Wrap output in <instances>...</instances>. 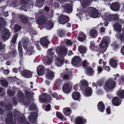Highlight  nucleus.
I'll list each match as a JSON object with an SVG mask.
<instances>
[{
	"label": "nucleus",
	"instance_id": "nucleus-51",
	"mask_svg": "<svg viewBox=\"0 0 124 124\" xmlns=\"http://www.w3.org/2000/svg\"><path fill=\"white\" fill-rule=\"evenodd\" d=\"M103 69L101 66H97L98 73L99 74L101 73L103 70Z\"/></svg>",
	"mask_w": 124,
	"mask_h": 124
},
{
	"label": "nucleus",
	"instance_id": "nucleus-24",
	"mask_svg": "<svg viewBox=\"0 0 124 124\" xmlns=\"http://www.w3.org/2000/svg\"><path fill=\"white\" fill-rule=\"evenodd\" d=\"M71 112V109L68 107L64 108L63 109V113L64 114L67 116L70 115Z\"/></svg>",
	"mask_w": 124,
	"mask_h": 124
},
{
	"label": "nucleus",
	"instance_id": "nucleus-22",
	"mask_svg": "<svg viewBox=\"0 0 124 124\" xmlns=\"http://www.w3.org/2000/svg\"><path fill=\"white\" fill-rule=\"evenodd\" d=\"M10 48L11 50V52L8 53L10 56H15L16 54V53L15 49V45H13L10 46Z\"/></svg>",
	"mask_w": 124,
	"mask_h": 124
},
{
	"label": "nucleus",
	"instance_id": "nucleus-18",
	"mask_svg": "<svg viewBox=\"0 0 124 124\" xmlns=\"http://www.w3.org/2000/svg\"><path fill=\"white\" fill-rule=\"evenodd\" d=\"M121 100H119V98L117 97H115L112 99V104L115 106H118L121 103Z\"/></svg>",
	"mask_w": 124,
	"mask_h": 124
},
{
	"label": "nucleus",
	"instance_id": "nucleus-47",
	"mask_svg": "<svg viewBox=\"0 0 124 124\" xmlns=\"http://www.w3.org/2000/svg\"><path fill=\"white\" fill-rule=\"evenodd\" d=\"M18 36V34L17 33H16L13 37L12 41L13 43L14 44L16 42Z\"/></svg>",
	"mask_w": 124,
	"mask_h": 124
},
{
	"label": "nucleus",
	"instance_id": "nucleus-46",
	"mask_svg": "<svg viewBox=\"0 0 124 124\" xmlns=\"http://www.w3.org/2000/svg\"><path fill=\"white\" fill-rule=\"evenodd\" d=\"M36 107L34 103L31 104L29 107V109L30 110L36 109Z\"/></svg>",
	"mask_w": 124,
	"mask_h": 124
},
{
	"label": "nucleus",
	"instance_id": "nucleus-59",
	"mask_svg": "<svg viewBox=\"0 0 124 124\" xmlns=\"http://www.w3.org/2000/svg\"><path fill=\"white\" fill-rule=\"evenodd\" d=\"M112 46L114 47L115 50H116L118 48V46L116 43H113L112 44Z\"/></svg>",
	"mask_w": 124,
	"mask_h": 124
},
{
	"label": "nucleus",
	"instance_id": "nucleus-10",
	"mask_svg": "<svg viewBox=\"0 0 124 124\" xmlns=\"http://www.w3.org/2000/svg\"><path fill=\"white\" fill-rule=\"evenodd\" d=\"M86 119L80 116H78L75 119V124H84L86 123Z\"/></svg>",
	"mask_w": 124,
	"mask_h": 124
},
{
	"label": "nucleus",
	"instance_id": "nucleus-52",
	"mask_svg": "<svg viewBox=\"0 0 124 124\" xmlns=\"http://www.w3.org/2000/svg\"><path fill=\"white\" fill-rule=\"evenodd\" d=\"M83 66L85 67H87L89 65V63L87 62L86 60H84L82 63Z\"/></svg>",
	"mask_w": 124,
	"mask_h": 124
},
{
	"label": "nucleus",
	"instance_id": "nucleus-64",
	"mask_svg": "<svg viewBox=\"0 0 124 124\" xmlns=\"http://www.w3.org/2000/svg\"><path fill=\"white\" fill-rule=\"evenodd\" d=\"M105 30V29L103 27L101 28L100 29V32L101 33H103L104 32Z\"/></svg>",
	"mask_w": 124,
	"mask_h": 124
},
{
	"label": "nucleus",
	"instance_id": "nucleus-48",
	"mask_svg": "<svg viewBox=\"0 0 124 124\" xmlns=\"http://www.w3.org/2000/svg\"><path fill=\"white\" fill-rule=\"evenodd\" d=\"M1 82L3 86L5 87H7L8 85L7 82L5 80H1Z\"/></svg>",
	"mask_w": 124,
	"mask_h": 124
},
{
	"label": "nucleus",
	"instance_id": "nucleus-42",
	"mask_svg": "<svg viewBox=\"0 0 124 124\" xmlns=\"http://www.w3.org/2000/svg\"><path fill=\"white\" fill-rule=\"evenodd\" d=\"M117 38L120 39L122 42V41L124 40V36L122 34L118 33L116 35Z\"/></svg>",
	"mask_w": 124,
	"mask_h": 124
},
{
	"label": "nucleus",
	"instance_id": "nucleus-30",
	"mask_svg": "<svg viewBox=\"0 0 124 124\" xmlns=\"http://www.w3.org/2000/svg\"><path fill=\"white\" fill-rule=\"evenodd\" d=\"M26 53H24L25 55H31L33 53V47L31 46H29L27 47L26 50Z\"/></svg>",
	"mask_w": 124,
	"mask_h": 124
},
{
	"label": "nucleus",
	"instance_id": "nucleus-19",
	"mask_svg": "<svg viewBox=\"0 0 124 124\" xmlns=\"http://www.w3.org/2000/svg\"><path fill=\"white\" fill-rule=\"evenodd\" d=\"M47 74L46 75V78L50 80L53 79L54 77V74L53 72L49 70H47Z\"/></svg>",
	"mask_w": 124,
	"mask_h": 124
},
{
	"label": "nucleus",
	"instance_id": "nucleus-34",
	"mask_svg": "<svg viewBox=\"0 0 124 124\" xmlns=\"http://www.w3.org/2000/svg\"><path fill=\"white\" fill-rule=\"evenodd\" d=\"M91 2L90 0H81L80 1L81 5L84 7L88 6Z\"/></svg>",
	"mask_w": 124,
	"mask_h": 124
},
{
	"label": "nucleus",
	"instance_id": "nucleus-40",
	"mask_svg": "<svg viewBox=\"0 0 124 124\" xmlns=\"http://www.w3.org/2000/svg\"><path fill=\"white\" fill-rule=\"evenodd\" d=\"M78 50L81 53H84L86 51V47L80 46L78 47Z\"/></svg>",
	"mask_w": 124,
	"mask_h": 124
},
{
	"label": "nucleus",
	"instance_id": "nucleus-60",
	"mask_svg": "<svg viewBox=\"0 0 124 124\" xmlns=\"http://www.w3.org/2000/svg\"><path fill=\"white\" fill-rule=\"evenodd\" d=\"M64 41L68 45H70L72 44V43L71 41L69 40L66 39Z\"/></svg>",
	"mask_w": 124,
	"mask_h": 124
},
{
	"label": "nucleus",
	"instance_id": "nucleus-57",
	"mask_svg": "<svg viewBox=\"0 0 124 124\" xmlns=\"http://www.w3.org/2000/svg\"><path fill=\"white\" fill-rule=\"evenodd\" d=\"M39 44H40L39 41H37L35 43V45L36 46L37 49L39 50L41 49V48L39 46Z\"/></svg>",
	"mask_w": 124,
	"mask_h": 124
},
{
	"label": "nucleus",
	"instance_id": "nucleus-37",
	"mask_svg": "<svg viewBox=\"0 0 124 124\" xmlns=\"http://www.w3.org/2000/svg\"><path fill=\"white\" fill-rule=\"evenodd\" d=\"M110 65L113 68H116L117 66V61L113 59L109 61Z\"/></svg>",
	"mask_w": 124,
	"mask_h": 124
},
{
	"label": "nucleus",
	"instance_id": "nucleus-33",
	"mask_svg": "<svg viewBox=\"0 0 124 124\" xmlns=\"http://www.w3.org/2000/svg\"><path fill=\"white\" fill-rule=\"evenodd\" d=\"M113 27L114 30L119 32L121 31L122 29L121 26L119 23H115L114 24Z\"/></svg>",
	"mask_w": 124,
	"mask_h": 124
},
{
	"label": "nucleus",
	"instance_id": "nucleus-56",
	"mask_svg": "<svg viewBox=\"0 0 124 124\" xmlns=\"http://www.w3.org/2000/svg\"><path fill=\"white\" fill-rule=\"evenodd\" d=\"M52 95L54 98H55L57 100H59V98L57 94L55 93H54L52 94Z\"/></svg>",
	"mask_w": 124,
	"mask_h": 124
},
{
	"label": "nucleus",
	"instance_id": "nucleus-58",
	"mask_svg": "<svg viewBox=\"0 0 124 124\" xmlns=\"http://www.w3.org/2000/svg\"><path fill=\"white\" fill-rule=\"evenodd\" d=\"M7 93L8 95L9 96H12L14 94L15 92H13L12 91H9L8 90L7 91Z\"/></svg>",
	"mask_w": 124,
	"mask_h": 124
},
{
	"label": "nucleus",
	"instance_id": "nucleus-20",
	"mask_svg": "<svg viewBox=\"0 0 124 124\" xmlns=\"http://www.w3.org/2000/svg\"><path fill=\"white\" fill-rule=\"evenodd\" d=\"M89 33L90 36L93 38H95L98 35V31L96 29H91Z\"/></svg>",
	"mask_w": 124,
	"mask_h": 124
},
{
	"label": "nucleus",
	"instance_id": "nucleus-44",
	"mask_svg": "<svg viewBox=\"0 0 124 124\" xmlns=\"http://www.w3.org/2000/svg\"><path fill=\"white\" fill-rule=\"evenodd\" d=\"M18 50L20 55V56L22 57V44L21 42H19V43Z\"/></svg>",
	"mask_w": 124,
	"mask_h": 124
},
{
	"label": "nucleus",
	"instance_id": "nucleus-61",
	"mask_svg": "<svg viewBox=\"0 0 124 124\" xmlns=\"http://www.w3.org/2000/svg\"><path fill=\"white\" fill-rule=\"evenodd\" d=\"M106 111L107 113L108 114H110L111 113L110 108L109 106L108 107L106 108Z\"/></svg>",
	"mask_w": 124,
	"mask_h": 124
},
{
	"label": "nucleus",
	"instance_id": "nucleus-31",
	"mask_svg": "<svg viewBox=\"0 0 124 124\" xmlns=\"http://www.w3.org/2000/svg\"><path fill=\"white\" fill-rule=\"evenodd\" d=\"M85 73L88 76H91L94 73V71L92 67H87L85 70Z\"/></svg>",
	"mask_w": 124,
	"mask_h": 124
},
{
	"label": "nucleus",
	"instance_id": "nucleus-45",
	"mask_svg": "<svg viewBox=\"0 0 124 124\" xmlns=\"http://www.w3.org/2000/svg\"><path fill=\"white\" fill-rule=\"evenodd\" d=\"M81 86H86L88 85V83L85 80L83 79L81 80L80 82Z\"/></svg>",
	"mask_w": 124,
	"mask_h": 124
},
{
	"label": "nucleus",
	"instance_id": "nucleus-54",
	"mask_svg": "<svg viewBox=\"0 0 124 124\" xmlns=\"http://www.w3.org/2000/svg\"><path fill=\"white\" fill-rule=\"evenodd\" d=\"M58 33L59 36L60 37H62L64 35V33L62 30L59 31Z\"/></svg>",
	"mask_w": 124,
	"mask_h": 124
},
{
	"label": "nucleus",
	"instance_id": "nucleus-55",
	"mask_svg": "<svg viewBox=\"0 0 124 124\" xmlns=\"http://www.w3.org/2000/svg\"><path fill=\"white\" fill-rule=\"evenodd\" d=\"M112 16H113L112 17V20H116L118 19V14L112 15Z\"/></svg>",
	"mask_w": 124,
	"mask_h": 124
},
{
	"label": "nucleus",
	"instance_id": "nucleus-38",
	"mask_svg": "<svg viewBox=\"0 0 124 124\" xmlns=\"http://www.w3.org/2000/svg\"><path fill=\"white\" fill-rule=\"evenodd\" d=\"M23 47L25 49L27 48V44L28 43V39L24 38L22 39Z\"/></svg>",
	"mask_w": 124,
	"mask_h": 124
},
{
	"label": "nucleus",
	"instance_id": "nucleus-11",
	"mask_svg": "<svg viewBox=\"0 0 124 124\" xmlns=\"http://www.w3.org/2000/svg\"><path fill=\"white\" fill-rule=\"evenodd\" d=\"M35 111V112H31L29 117V120L31 123L35 122L37 117V111L36 110Z\"/></svg>",
	"mask_w": 124,
	"mask_h": 124
},
{
	"label": "nucleus",
	"instance_id": "nucleus-17",
	"mask_svg": "<svg viewBox=\"0 0 124 124\" xmlns=\"http://www.w3.org/2000/svg\"><path fill=\"white\" fill-rule=\"evenodd\" d=\"M112 15L108 13H105L104 15L102 16V18L106 21H111L112 20V17L113 16Z\"/></svg>",
	"mask_w": 124,
	"mask_h": 124
},
{
	"label": "nucleus",
	"instance_id": "nucleus-63",
	"mask_svg": "<svg viewBox=\"0 0 124 124\" xmlns=\"http://www.w3.org/2000/svg\"><path fill=\"white\" fill-rule=\"evenodd\" d=\"M5 47V45L3 44H2L1 43H0V50L4 48Z\"/></svg>",
	"mask_w": 124,
	"mask_h": 124
},
{
	"label": "nucleus",
	"instance_id": "nucleus-35",
	"mask_svg": "<svg viewBox=\"0 0 124 124\" xmlns=\"http://www.w3.org/2000/svg\"><path fill=\"white\" fill-rule=\"evenodd\" d=\"M90 48L91 50H94L96 52L98 50V47L94 45V42L93 41L91 42Z\"/></svg>",
	"mask_w": 124,
	"mask_h": 124
},
{
	"label": "nucleus",
	"instance_id": "nucleus-36",
	"mask_svg": "<svg viewBox=\"0 0 124 124\" xmlns=\"http://www.w3.org/2000/svg\"><path fill=\"white\" fill-rule=\"evenodd\" d=\"M117 95L121 98H124V90L119 89L117 92Z\"/></svg>",
	"mask_w": 124,
	"mask_h": 124
},
{
	"label": "nucleus",
	"instance_id": "nucleus-13",
	"mask_svg": "<svg viewBox=\"0 0 124 124\" xmlns=\"http://www.w3.org/2000/svg\"><path fill=\"white\" fill-rule=\"evenodd\" d=\"M81 62V60L79 57L76 56L72 59L71 63L74 65H78Z\"/></svg>",
	"mask_w": 124,
	"mask_h": 124
},
{
	"label": "nucleus",
	"instance_id": "nucleus-4",
	"mask_svg": "<svg viewBox=\"0 0 124 124\" xmlns=\"http://www.w3.org/2000/svg\"><path fill=\"white\" fill-rule=\"evenodd\" d=\"M3 31L2 37V39L4 40H7L10 36V33L9 30L7 29L4 28L2 25H0V32Z\"/></svg>",
	"mask_w": 124,
	"mask_h": 124
},
{
	"label": "nucleus",
	"instance_id": "nucleus-43",
	"mask_svg": "<svg viewBox=\"0 0 124 124\" xmlns=\"http://www.w3.org/2000/svg\"><path fill=\"white\" fill-rule=\"evenodd\" d=\"M20 17L22 23H26L28 22V19L25 16L21 15L20 16Z\"/></svg>",
	"mask_w": 124,
	"mask_h": 124
},
{
	"label": "nucleus",
	"instance_id": "nucleus-14",
	"mask_svg": "<svg viewBox=\"0 0 124 124\" xmlns=\"http://www.w3.org/2000/svg\"><path fill=\"white\" fill-rule=\"evenodd\" d=\"M21 73L23 76L25 78H30L32 76V72L29 70H25Z\"/></svg>",
	"mask_w": 124,
	"mask_h": 124
},
{
	"label": "nucleus",
	"instance_id": "nucleus-12",
	"mask_svg": "<svg viewBox=\"0 0 124 124\" xmlns=\"http://www.w3.org/2000/svg\"><path fill=\"white\" fill-rule=\"evenodd\" d=\"M45 69L42 65H40L38 66L37 68V73L38 75L42 76L45 73Z\"/></svg>",
	"mask_w": 124,
	"mask_h": 124
},
{
	"label": "nucleus",
	"instance_id": "nucleus-7",
	"mask_svg": "<svg viewBox=\"0 0 124 124\" xmlns=\"http://www.w3.org/2000/svg\"><path fill=\"white\" fill-rule=\"evenodd\" d=\"M69 19L68 16L61 15L59 17L58 21L59 23L64 24L68 21Z\"/></svg>",
	"mask_w": 124,
	"mask_h": 124
},
{
	"label": "nucleus",
	"instance_id": "nucleus-3",
	"mask_svg": "<svg viewBox=\"0 0 124 124\" xmlns=\"http://www.w3.org/2000/svg\"><path fill=\"white\" fill-rule=\"evenodd\" d=\"M109 39L107 37H103L101 42L100 44V50L102 53L105 51L108 46L109 42Z\"/></svg>",
	"mask_w": 124,
	"mask_h": 124
},
{
	"label": "nucleus",
	"instance_id": "nucleus-21",
	"mask_svg": "<svg viewBox=\"0 0 124 124\" xmlns=\"http://www.w3.org/2000/svg\"><path fill=\"white\" fill-rule=\"evenodd\" d=\"M40 43L43 46H46L50 43L46 37H44L40 39Z\"/></svg>",
	"mask_w": 124,
	"mask_h": 124
},
{
	"label": "nucleus",
	"instance_id": "nucleus-23",
	"mask_svg": "<svg viewBox=\"0 0 124 124\" xmlns=\"http://www.w3.org/2000/svg\"><path fill=\"white\" fill-rule=\"evenodd\" d=\"M120 4L118 2L112 4L111 6V8L113 10L116 11L119 10Z\"/></svg>",
	"mask_w": 124,
	"mask_h": 124
},
{
	"label": "nucleus",
	"instance_id": "nucleus-53",
	"mask_svg": "<svg viewBox=\"0 0 124 124\" xmlns=\"http://www.w3.org/2000/svg\"><path fill=\"white\" fill-rule=\"evenodd\" d=\"M18 96L21 98V100H23L24 97L23 94L21 91H19L18 93Z\"/></svg>",
	"mask_w": 124,
	"mask_h": 124
},
{
	"label": "nucleus",
	"instance_id": "nucleus-2",
	"mask_svg": "<svg viewBox=\"0 0 124 124\" xmlns=\"http://www.w3.org/2000/svg\"><path fill=\"white\" fill-rule=\"evenodd\" d=\"M116 85V82L113 79L109 78L105 82L104 88L106 92H108L114 88Z\"/></svg>",
	"mask_w": 124,
	"mask_h": 124
},
{
	"label": "nucleus",
	"instance_id": "nucleus-62",
	"mask_svg": "<svg viewBox=\"0 0 124 124\" xmlns=\"http://www.w3.org/2000/svg\"><path fill=\"white\" fill-rule=\"evenodd\" d=\"M3 90V89L0 87V94L1 96H3L4 94V92Z\"/></svg>",
	"mask_w": 124,
	"mask_h": 124
},
{
	"label": "nucleus",
	"instance_id": "nucleus-6",
	"mask_svg": "<svg viewBox=\"0 0 124 124\" xmlns=\"http://www.w3.org/2000/svg\"><path fill=\"white\" fill-rule=\"evenodd\" d=\"M56 51L58 55L64 57L66 55L67 50L66 49L63 47H58Z\"/></svg>",
	"mask_w": 124,
	"mask_h": 124
},
{
	"label": "nucleus",
	"instance_id": "nucleus-9",
	"mask_svg": "<svg viewBox=\"0 0 124 124\" xmlns=\"http://www.w3.org/2000/svg\"><path fill=\"white\" fill-rule=\"evenodd\" d=\"M64 60V59L63 57H59L56 59L54 61V64L57 67H61L63 64Z\"/></svg>",
	"mask_w": 124,
	"mask_h": 124
},
{
	"label": "nucleus",
	"instance_id": "nucleus-5",
	"mask_svg": "<svg viewBox=\"0 0 124 124\" xmlns=\"http://www.w3.org/2000/svg\"><path fill=\"white\" fill-rule=\"evenodd\" d=\"M39 101L42 103L43 102H48L50 101L51 99L50 96L47 95L46 93H43L39 96Z\"/></svg>",
	"mask_w": 124,
	"mask_h": 124
},
{
	"label": "nucleus",
	"instance_id": "nucleus-41",
	"mask_svg": "<svg viewBox=\"0 0 124 124\" xmlns=\"http://www.w3.org/2000/svg\"><path fill=\"white\" fill-rule=\"evenodd\" d=\"M56 116L57 117L62 120H66L67 119L65 117L63 116L59 112H57L56 113Z\"/></svg>",
	"mask_w": 124,
	"mask_h": 124
},
{
	"label": "nucleus",
	"instance_id": "nucleus-49",
	"mask_svg": "<svg viewBox=\"0 0 124 124\" xmlns=\"http://www.w3.org/2000/svg\"><path fill=\"white\" fill-rule=\"evenodd\" d=\"M14 27L16 32L20 30L21 28L20 26L17 25H15Z\"/></svg>",
	"mask_w": 124,
	"mask_h": 124
},
{
	"label": "nucleus",
	"instance_id": "nucleus-1",
	"mask_svg": "<svg viewBox=\"0 0 124 124\" xmlns=\"http://www.w3.org/2000/svg\"><path fill=\"white\" fill-rule=\"evenodd\" d=\"M54 52V50L52 48L49 49L47 51V56L44 57L42 59L45 65H50L53 62Z\"/></svg>",
	"mask_w": 124,
	"mask_h": 124
},
{
	"label": "nucleus",
	"instance_id": "nucleus-50",
	"mask_svg": "<svg viewBox=\"0 0 124 124\" xmlns=\"http://www.w3.org/2000/svg\"><path fill=\"white\" fill-rule=\"evenodd\" d=\"M12 104L10 103H9L8 105H7L6 107V110H10L12 108Z\"/></svg>",
	"mask_w": 124,
	"mask_h": 124
},
{
	"label": "nucleus",
	"instance_id": "nucleus-25",
	"mask_svg": "<svg viewBox=\"0 0 124 124\" xmlns=\"http://www.w3.org/2000/svg\"><path fill=\"white\" fill-rule=\"evenodd\" d=\"M92 92L91 88L89 87H87L85 89L84 95L86 97H89L91 95Z\"/></svg>",
	"mask_w": 124,
	"mask_h": 124
},
{
	"label": "nucleus",
	"instance_id": "nucleus-16",
	"mask_svg": "<svg viewBox=\"0 0 124 124\" xmlns=\"http://www.w3.org/2000/svg\"><path fill=\"white\" fill-rule=\"evenodd\" d=\"M6 119V122L7 124H13V120L12 113H9Z\"/></svg>",
	"mask_w": 124,
	"mask_h": 124
},
{
	"label": "nucleus",
	"instance_id": "nucleus-29",
	"mask_svg": "<svg viewBox=\"0 0 124 124\" xmlns=\"http://www.w3.org/2000/svg\"><path fill=\"white\" fill-rule=\"evenodd\" d=\"M72 98L75 100H78L80 97L79 93L77 92H73L72 95Z\"/></svg>",
	"mask_w": 124,
	"mask_h": 124
},
{
	"label": "nucleus",
	"instance_id": "nucleus-27",
	"mask_svg": "<svg viewBox=\"0 0 124 124\" xmlns=\"http://www.w3.org/2000/svg\"><path fill=\"white\" fill-rule=\"evenodd\" d=\"M98 108L99 111L103 112L105 109V105L101 101L99 102L98 104Z\"/></svg>",
	"mask_w": 124,
	"mask_h": 124
},
{
	"label": "nucleus",
	"instance_id": "nucleus-39",
	"mask_svg": "<svg viewBox=\"0 0 124 124\" xmlns=\"http://www.w3.org/2000/svg\"><path fill=\"white\" fill-rule=\"evenodd\" d=\"M22 3L21 4V9H24L26 8V7L25 6L26 5H28L27 4L25 3V2H28L30 0H21Z\"/></svg>",
	"mask_w": 124,
	"mask_h": 124
},
{
	"label": "nucleus",
	"instance_id": "nucleus-26",
	"mask_svg": "<svg viewBox=\"0 0 124 124\" xmlns=\"http://www.w3.org/2000/svg\"><path fill=\"white\" fill-rule=\"evenodd\" d=\"M64 9L68 13H70L72 12V7L69 4H66L64 6Z\"/></svg>",
	"mask_w": 124,
	"mask_h": 124
},
{
	"label": "nucleus",
	"instance_id": "nucleus-28",
	"mask_svg": "<svg viewBox=\"0 0 124 124\" xmlns=\"http://www.w3.org/2000/svg\"><path fill=\"white\" fill-rule=\"evenodd\" d=\"M69 85L68 84H65L62 88V91L66 93H68L70 91V87Z\"/></svg>",
	"mask_w": 124,
	"mask_h": 124
},
{
	"label": "nucleus",
	"instance_id": "nucleus-8",
	"mask_svg": "<svg viewBox=\"0 0 124 124\" xmlns=\"http://www.w3.org/2000/svg\"><path fill=\"white\" fill-rule=\"evenodd\" d=\"M89 9L91 11L90 15L91 17L93 18H98L99 17L100 15L97 9L93 8H90Z\"/></svg>",
	"mask_w": 124,
	"mask_h": 124
},
{
	"label": "nucleus",
	"instance_id": "nucleus-15",
	"mask_svg": "<svg viewBox=\"0 0 124 124\" xmlns=\"http://www.w3.org/2000/svg\"><path fill=\"white\" fill-rule=\"evenodd\" d=\"M25 95L26 99H25V101L23 102V103L24 105L25 106H27L30 103L29 99L30 94V92L27 90L25 91Z\"/></svg>",
	"mask_w": 124,
	"mask_h": 124
},
{
	"label": "nucleus",
	"instance_id": "nucleus-32",
	"mask_svg": "<svg viewBox=\"0 0 124 124\" xmlns=\"http://www.w3.org/2000/svg\"><path fill=\"white\" fill-rule=\"evenodd\" d=\"M78 40L80 41H83L86 39V35L83 33L80 32L78 38Z\"/></svg>",
	"mask_w": 124,
	"mask_h": 124
}]
</instances>
